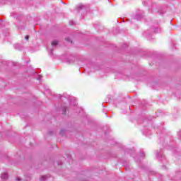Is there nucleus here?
Segmentation results:
<instances>
[{
	"instance_id": "f257e3e1",
	"label": "nucleus",
	"mask_w": 181,
	"mask_h": 181,
	"mask_svg": "<svg viewBox=\"0 0 181 181\" xmlns=\"http://www.w3.org/2000/svg\"><path fill=\"white\" fill-rule=\"evenodd\" d=\"M1 179H4V180L8 179V173H4L1 174Z\"/></svg>"
},
{
	"instance_id": "f03ea898",
	"label": "nucleus",
	"mask_w": 181,
	"mask_h": 181,
	"mask_svg": "<svg viewBox=\"0 0 181 181\" xmlns=\"http://www.w3.org/2000/svg\"><path fill=\"white\" fill-rule=\"evenodd\" d=\"M59 45V42L54 40L52 42V46H57Z\"/></svg>"
},
{
	"instance_id": "7ed1b4c3",
	"label": "nucleus",
	"mask_w": 181,
	"mask_h": 181,
	"mask_svg": "<svg viewBox=\"0 0 181 181\" xmlns=\"http://www.w3.org/2000/svg\"><path fill=\"white\" fill-rule=\"evenodd\" d=\"M46 179H47V176L43 175L40 177V181H45Z\"/></svg>"
},
{
	"instance_id": "20e7f679",
	"label": "nucleus",
	"mask_w": 181,
	"mask_h": 181,
	"mask_svg": "<svg viewBox=\"0 0 181 181\" xmlns=\"http://www.w3.org/2000/svg\"><path fill=\"white\" fill-rule=\"evenodd\" d=\"M78 8V9H83V8H84V6L83 4H79Z\"/></svg>"
},
{
	"instance_id": "39448f33",
	"label": "nucleus",
	"mask_w": 181,
	"mask_h": 181,
	"mask_svg": "<svg viewBox=\"0 0 181 181\" xmlns=\"http://www.w3.org/2000/svg\"><path fill=\"white\" fill-rule=\"evenodd\" d=\"M25 39L26 40H29V35H26V36L25 37Z\"/></svg>"
},
{
	"instance_id": "423d86ee",
	"label": "nucleus",
	"mask_w": 181,
	"mask_h": 181,
	"mask_svg": "<svg viewBox=\"0 0 181 181\" xmlns=\"http://www.w3.org/2000/svg\"><path fill=\"white\" fill-rule=\"evenodd\" d=\"M66 40H67L68 42H70V37H67V38L66 39Z\"/></svg>"
},
{
	"instance_id": "0eeeda50",
	"label": "nucleus",
	"mask_w": 181,
	"mask_h": 181,
	"mask_svg": "<svg viewBox=\"0 0 181 181\" xmlns=\"http://www.w3.org/2000/svg\"><path fill=\"white\" fill-rule=\"evenodd\" d=\"M17 180L18 181H21V178H17Z\"/></svg>"
},
{
	"instance_id": "6e6552de",
	"label": "nucleus",
	"mask_w": 181,
	"mask_h": 181,
	"mask_svg": "<svg viewBox=\"0 0 181 181\" xmlns=\"http://www.w3.org/2000/svg\"><path fill=\"white\" fill-rule=\"evenodd\" d=\"M74 23H73V22H72V23H71V22H70V25H73Z\"/></svg>"
}]
</instances>
